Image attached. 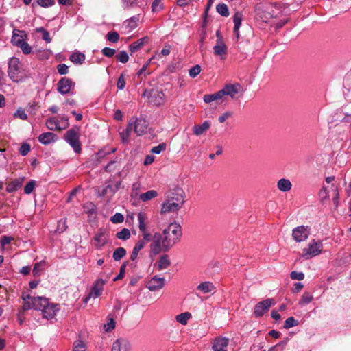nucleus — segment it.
Listing matches in <instances>:
<instances>
[{"instance_id":"nucleus-1","label":"nucleus","mask_w":351,"mask_h":351,"mask_svg":"<svg viewBox=\"0 0 351 351\" xmlns=\"http://www.w3.org/2000/svg\"><path fill=\"white\" fill-rule=\"evenodd\" d=\"M24 304L22 306L23 311L34 308L41 311L43 317L49 319H52L59 311L58 305L50 303L47 298L45 297H32L29 295H23Z\"/></svg>"},{"instance_id":"nucleus-2","label":"nucleus","mask_w":351,"mask_h":351,"mask_svg":"<svg viewBox=\"0 0 351 351\" xmlns=\"http://www.w3.org/2000/svg\"><path fill=\"white\" fill-rule=\"evenodd\" d=\"M163 237V245L165 250H169L178 243L182 235L181 226L176 223H171L165 228L161 234Z\"/></svg>"},{"instance_id":"nucleus-3","label":"nucleus","mask_w":351,"mask_h":351,"mask_svg":"<svg viewBox=\"0 0 351 351\" xmlns=\"http://www.w3.org/2000/svg\"><path fill=\"white\" fill-rule=\"evenodd\" d=\"M323 245L321 241L313 239L308 244L307 247L302 250V256L305 259H309L321 254Z\"/></svg>"},{"instance_id":"nucleus-4","label":"nucleus","mask_w":351,"mask_h":351,"mask_svg":"<svg viewBox=\"0 0 351 351\" xmlns=\"http://www.w3.org/2000/svg\"><path fill=\"white\" fill-rule=\"evenodd\" d=\"M79 137V129L77 128L69 130L64 135L65 140L76 153H80L82 150Z\"/></svg>"},{"instance_id":"nucleus-5","label":"nucleus","mask_w":351,"mask_h":351,"mask_svg":"<svg viewBox=\"0 0 351 351\" xmlns=\"http://www.w3.org/2000/svg\"><path fill=\"white\" fill-rule=\"evenodd\" d=\"M150 243V254L153 255L159 254L160 252H168L165 250L163 245V237L161 233L155 232L154 234H152V239Z\"/></svg>"},{"instance_id":"nucleus-6","label":"nucleus","mask_w":351,"mask_h":351,"mask_svg":"<svg viewBox=\"0 0 351 351\" xmlns=\"http://www.w3.org/2000/svg\"><path fill=\"white\" fill-rule=\"evenodd\" d=\"M221 99L223 97L228 96L231 99H237L238 95L243 93V89L239 83L228 84L224 86V87L219 90Z\"/></svg>"},{"instance_id":"nucleus-7","label":"nucleus","mask_w":351,"mask_h":351,"mask_svg":"<svg viewBox=\"0 0 351 351\" xmlns=\"http://www.w3.org/2000/svg\"><path fill=\"white\" fill-rule=\"evenodd\" d=\"M138 228L141 235L146 241H150L152 239V233L148 230L147 228V217L145 213L140 212L137 215Z\"/></svg>"},{"instance_id":"nucleus-8","label":"nucleus","mask_w":351,"mask_h":351,"mask_svg":"<svg viewBox=\"0 0 351 351\" xmlns=\"http://www.w3.org/2000/svg\"><path fill=\"white\" fill-rule=\"evenodd\" d=\"M20 72V61L18 58L12 57L8 61V74L13 82H19V74Z\"/></svg>"},{"instance_id":"nucleus-9","label":"nucleus","mask_w":351,"mask_h":351,"mask_svg":"<svg viewBox=\"0 0 351 351\" xmlns=\"http://www.w3.org/2000/svg\"><path fill=\"white\" fill-rule=\"evenodd\" d=\"M129 128L135 132L138 136L145 134L148 124L143 119H131L129 121Z\"/></svg>"},{"instance_id":"nucleus-10","label":"nucleus","mask_w":351,"mask_h":351,"mask_svg":"<svg viewBox=\"0 0 351 351\" xmlns=\"http://www.w3.org/2000/svg\"><path fill=\"white\" fill-rule=\"evenodd\" d=\"M274 304V300L271 298H267L265 300L258 302L254 309L255 317H258L263 316L267 312L269 308Z\"/></svg>"},{"instance_id":"nucleus-11","label":"nucleus","mask_w":351,"mask_h":351,"mask_svg":"<svg viewBox=\"0 0 351 351\" xmlns=\"http://www.w3.org/2000/svg\"><path fill=\"white\" fill-rule=\"evenodd\" d=\"M310 228L307 226H300L292 231V237L296 242L306 241L310 234Z\"/></svg>"},{"instance_id":"nucleus-12","label":"nucleus","mask_w":351,"mask_h":351,"mask_svg":"<svg viewBox=\"0 0 351 351\" xmlns=\"http://www.w3.org/2000/svg\"><path fill=\"white\" fill-rule=\"evenodd\" d=\"M166 199L182 206L184 203V191L179 188L170 191L166 193Z\"/></svg>"},{"instance_id":"nucleus-13","label":"nucleus","mask_w":351,"mask_h":351,"mask_svg":"<svg viewBox=\"0 0 351 351\" xmlns=\"http://www.w3.org/2000/svg\"><path fill=\"white\" fill-rule=\"evenodd\" d=\"M229 344V339L223 337H217L212 340V351H228L227 348Z\"/></svg>"},{"instance_id":"nucleus-14","label":"nucleus","mask_w":351,"mask_h":351,"mask_svg":"<svg viewBox=\"0 0 351 351\" xmlns=\"http://www.w3.org/2000/svg\"><path fill=\"white\" fill-rule=\"evenodd\" d=\"M75 85L71 79L68 77L61 78L57 84V90L62 95L69 93L71 89Z\"/></svg>"},{"instance_id":"nucleus-15","label":"nucleus","mask_w":351,"mask_h":351,"mask_svg":"<svg viewBox=\"0 0 351 351\" xmlns=\"http://www.w3.org/2000/svg\"><path fill=\"white\" fill-rule=\"evenodd\" d=\"M132 346L130 341L125 338H118L112 346L111 351H131Z\"/></svg>"},{"instance_id":"nucleus-16","label":"nucleus","mask_w":351,"mask_h":351,"mask_svg":"<svg viewBox=\"0 0 351 351\" xmlns=\"http://www.w3.org/2000/svg\"><path fill=\"white\" fill-rule=\"evenodd\" d=\"M165 280L164 278H160L154 276L146 284V287L151 291H156L162 289L165 286Z\"/></svg>"},{"instance_id":"nucleus-17","label":"nucleus","mask_w":351,"mask_h":351,"mask_svg":"<svg viewBox=\"0 0 351 351\" xmlns=\"http://www.w3.org/2000/svg\"><path fill=\"white\" fill-rule=\"evenodd\" d=\"M104 284H105V282L102 279L97 280L91 289L90 293L86 298V299L84 300V302L86 303L88 302V300L90 299V298H91V297L96 298L100 296L102 293Z\"/></svg>"},{"instance_id":"nucleus-18","label":"nucleus","mask_w":351,"mask_h":351,"mask_svg":"<svg viewBox=\"0 0 351 351\" xmlns=\"http://www.w3.org/2000/svg\"><path fill=\"white\" fill-rule=\"evenodd\" d=\"M182 206L178 205V203L171 202L167 199L162 204L161 206V214H166L170 213H174L178 211Z\"/></svg>"},{"instance_id":"nucleus-19","label":"nucleus","mask_w":351,"mask_h":351,"mask_svg":"<svg viewBox=\"0 0 351 351\" xmlns=\"http://www.w3.org/2000/svg\"><path fill=\"white\" fill-rule=\"evenodd\" d=\"M214 54L219 56L221 60H224L228 53V48L223 41H216V45L213 47Z\"/></svg>"},{"instance_id":"nucleus-20","label":"nucleus","mask_w":351,"mask_h":351,"mask_svg":"<svg viewBox=\"0 0 351 351\" xmlns=\"http://www.w3.org/2000/svg\"><path fill=\"white\" fill-rule=\"evenodd\" d=\"M165 95L162 91L154 90L150 92L149 101L156 106H160L163 103Z\"/></svg>"},{"instance_id":"nucleus-21","label":"nucleus","mask_w":351,"mask_h":351,"mask_svg":"<svg viewBox=\"0 0 351 351\" xmlns=\"http://www.w3.org/2000/svg\"><path fill=\"white\" fill-rule=\"evenodd\" d=\"M139 20V14L133 16L123 22V27H124L128 32H131L137 27Z\"/></svg>"},{"instance_id":"nucleus-22","label":"nucleus","mask_w":351,"mask_h":351,"mask_svg":"<svg viewBox=\"0 0 351 351\" xmlns=\"http://www.w3.org/2000/svg\"><path fill=\"white\" fill-rule=\"evenodd\" d=\"M108 234L104 229H99L96 233L94 239L96 241V245L98 247L104 246L108 241Z\"/></svg>"},{"instance_id":"nucleus-23","label":"nucleus","mask_w":351,"mask_h":351,"mask_svg":"<svg viewBox=\"0 0 351 351\" xmlns=\"http://www.w3.org/2000/svg\"><path fill=\"white\" fill-rule=\"evenodd\" d=\"M56 139V135L52 132H45L42 133L38 136V141L44 145H48L52 142H54Z\"/></svg>"},{"instance_id":"nucleus-24","label":"nucleus","mask_w":351,"mask_h":351,"mask_svg":"<svg viewBox=\"0 0 351 351\" xmlns=\"http://www.w3.org/2000/svg\"><path fill=\"white\" fill-rule=\"evenodd\" d=\"M148 37L145 36L130 45L129 49L131 53H134L135 51L141 49L143 46L148 42Z\"/></svg>"},{"instance_id":"nucleus-25","label":"nucleus","mask_w":351,"mask_h":351,"mask_svg":"<svg viewBox=\"0 0 351 351\" xmlns=\"http://www.w3.org/2000/svg\"><path fill=\"white\" fill-rule=\"evenodd\" d=\"M18 32L21 33V34L17 33L16 30L13 31L11 43L19 47L25 41L24 36H26V34L23 32L18 31Z\"/></svg>"},{"instance_id":"nucleus-26","label":"nucleus","mask_w":351,"mask_h":351,"mask_svg":"<svg viewBox=\"0 0 351 351\" xmlns=\"http://www.w3.org/2000/svg\"><path fill=\"white\" fill-rule=\"evenodd\" d=\"M210 123L208 121H205L201 125H195L193 127V133L196 136H199L202 134L204 132H205L207 130L210 128Z\"/></svg>"},{"instance_id":"nucleus-27","label":"nucleus","mask_w":351,"mask_h":351,"mask_svg":"<svg viewBox=\"0 0 351 351\" xmlns=\"http://www.w3.org/2000/svg\"><path fill=\"white\" fill-rule=\"evenodd\" d=\"M292 186L291 182L288 179L282 178L277 183L278 189L282 192H287L291 190Z\"/></svg>"},{"instance_id":"nucleus-28","label":"nucleus","mask_w":351,"mask_h":351,"mask_svg":"<svg viewBox=\"0 0 351 351\" xmlns=\"http://www.w3.org/2000/svg\"><path fill=\"white\" fill-rule=\"evenodd\" d=\"M197 289L203 293H210L215 289V286L212 282L206 281L200 283L197 286Z\"/></svg>"},{"instance_id":"nucleus-29","label":"nucleus","mask_w":351,"mask_h":351,"mask_svg":"<svg viewBox=\"0 0 351 351\" xmlns=\"http://www.w3.org/2000/svg\"><path fill=\"white\" fill-rule=\"evenodd\" d=\"M69 59L74 64H82L85 61V55L80 52H74L71 55Z\"/></svg>"},{"instance_id":"nucleus-30","label":"nucleus","mask_w":351,"mask_h":351,"mask_svg":"<svg viewBox=\"0 0 351 351\" xmlns=\"http://www.w3.org/2000/svg\"><path fill=\"white\" fill-rule=\"evenodd\" d=\"M22 185V180H14L7 184L6 191L8 193H12L19 189Z\"/></svg>"},{"instance_id":"nucleus-31","label":"nucleus","mask_w":351,"mask_h":351,"mask_svg":"<svg viewBox=\"0 0 351 351\" xmlns=\"http://www.w3.org/2000/svg\"><path fill=\"white\" fill-rule=\"evenodd\" d=\"M171 264L169 257L167 254L162 255L158 261V268L159 270H162L167 268Z\"/></svg>"},{"instance_id":"nucleus-32","label":"nucleus","mask_w":351,"mask_h":351,"mask_svg":"<svg viewBox=\"0 0 351 351\" xmlns=\"http://www.w3.org/2000/svg\"><path fill=\"white\" fill-rule=\"evenodd\" d=\"M116 190L114 189L112 184L107 185L101 191V196L106 197L110 199L116 193Z\"/></svg>"},{"instance_id":"nucleus-33","label":"nucleus","mask_w":351,"mask_h":351,"mask_svg":"<svg viewBox=\"0 0 351 351\" xmlns=\"http://www.w3.org/2000/svg\"><path fill=\"white\" fill-rule=\"evenodd\" d=\"M191 317V314L189 312H185L178 315L176 317V320L182 325H186Z\"/></svg>"},{"instance_id":"nucleus-34","label":"nucleus","mask_w":351,"mask_h":351,"mask_svg":"<svg viewBox=\"0 0 351 351\" xmlns=\"http://www.w3.org/2000/svg\"><path fill=\"white\" fill-rule=\"evenodd\" d=\"M158 193L154 190L148 191L146 193H142L139 195V199L143 202L149 201L157 197Z\"/></svg>"},{"instance_id":"nucleus-35","label":"nucleus","mask_w":351,"mask_h":351,"mask_svg":"<svg viewBox=\"0 0 351 351\" xmlns=\"http://www.w3.org/2000/svg\"><path fill=\"white\" fill-rule=\"evenodd\" d=\"M46 126L50 130H60L63 129L59 126L58 122L53 118H49L47 120Z\"/></svg>"},{"instance_id":"nucleus-36","label":"nucleus","mask_w":351,"mask_h":351,"mask_svg":"<svg viewBox=\"0 0 351 351\" xmlns=\"http://www.w3.org/2000/svg\"><path fill=\"white\" fill-rule=\"evenodd\" d=\"M126 255V250L123 247H118L113 252L112 257L114 261H118Z\"/></svg>"},{"instance_id":"nucleus-37","label":"nucleus","mask_w":351,"mask_h":351,"mask_svg":"<svg viewBox=\"0 0 351 351\" xmlns=\"http://www.w3.org/2000/svg\"><path fill=\"white\" fill-rule=\"evenodd\" d=\"M243 20V15L241 12H237L233 17V22L234 24V32H237V30L239 29L241 22Z\"/></svg>"},{"instance_id":"nucleus-38","label":"nucleus","mask_w":351,"mask_h":351,"mask_svg":"<svg viewBox=\"0 0 351 351\" xmlns=\"http://www.w3.org/2000/svg\"><path fill=\"white\" fill-rule=\"evenodd\" d=\"M313 300V296L308 292H304L299 302L300 305L308 304Z\"/></svg>"},{"instance_id":"nucleus-39","label":"nucleus","mask_w":351,"mask_h":351,"mask_svg":"<svg viewBox=\"0 0 351 351\" xmlns=\"http://www.w3.org/2000/svg\"><path fill=\"white\" fill-rule=\"evenodd\" d=\"M220 99H221V97L219 90L214 94L205 95L204 97V101L205 103H210L211 101Z\"/></svg>"},{"instance_id":"nucleus-40","label":"nucleus","mask_w":351,"mask_h":351,"mask_svg":"<svg viewBox=\"0 0 351 351\" xmlns=\"http://www.w3.org/2000/svg\"><path fill=\"white\" fill-rule=\"evenodd\" d=\"M216 10L217 12L222 16L227 17L229 16V10L228 6L224 3H221L217 5Z\"/></svg>"},{"instance_id":"nucleus-41","label":"nucleus","mask_w":351,"mask_h":351,"mask_svg":"<svg viewBox=\"0 0 351 351\" xmlns=\"http://www.w3.org/2000/svg\"><path fill=\"white\" fill-rule=\"evenodd\" d=\"M117 237L119 239L125 241L130 239V232L128 228H123L116 234Z\"/></svg>"},{"instance_id":"nucleus-42","label":"nucleus","mask_w":351,"mask_h":351,"mask_svg":"<svg viewBox=\"0 0 351 351\" xmlns=\"http://www.w3.org/2000/svg\"><path fill=\"white\" fill-rule=\"evenodd\" d=\"M132 130L129 128V123L127 125V128L125 130H123V131L119 132L121 140L123 143H128L129 140L130 133Z\"/></svg>"},{"instance_id":"nucleus-43","label":"nucleus","mask_w":351,"mask_h":351,"mask_svg":"<svg viewBox=\"0 0 351 351\" xmlns=\"http://www.w3.org/2000/svg\"><path fill=\"white\" fill-rule=\"evenodd\" d=\"M86 344L81 340H77L73 343V351H85Z\"/></svg>"},{"instance_id":"nucleus-44","label":"nucleus","mask_w":351,"mask_h":351,"mask_svg":"<svg viewBox=\"0 0 351 351\" xmlns=\"http://www.w3.org/2000/svg\"><path fill=\"white\" fill-rule=\"evenodd\" d=\"M298 325V321L296 320L293 317H290L285 320L284 327L287 329H289Z\"/></svg>"},{"instance_id":"nucleus-45","label":"nucleus","mask_w":351,"mask_h":351,"mask_svg":"<svg viewBox=\"0 0 351 351\" xmlns=\"http://www.w3.org/2000/svg\"><path fill=\"white\" fill-rule=\"evenodd\" d=\"M67 225H66V219H62L60 221H58L57 224V228L56 232H58L60 233L64 232L67 229Z\"/></svg>"},{"instance_id":"nucleus-46","label":"nucleus","mask_w":351,"mask_h":351,"mask_svg":"<svg viewBox=\"0 0 351 351\" xmlns=\"http://www.w3.org/2000/svg\"><path fill=\"white\" fill-rule=\"evenodd\" d=\"M106 38L110 42L116 43L119 39V35L116 32H109L106 35Z\"/></svg>"},{"instance_id":"nucleus-47","label":"nucleus","mask_w":351,"mask_h":351,"mask_svg":"<svg viewBox=\"0 0 351 351\" xmlns=\"http://www.w3.org/2000/svg\"><path fill=\"white\" fill-rule=\"evenodd\" d=\"M166 147H167V144L165 143H162L159 144L158 145L152 147L151 152L154 154H159L162 151L165 150Z\"/></svg>"},{"instance_id":"nucleus-48","label":"nucleus","mask_w":351,"mask_h":351,"mask_svg":"<svg viewBox=\"0 0 351 351\" xmlns=\"http://www.w3.org/2000/svg\"><path fill=\"white\" fill-rule=\"evenodd\" d=\"M117 59L118 61L121 62V63H126L129 60V57H128V55L126 53V51H121L117 56Z\"/></svg>"},{"instance_id":"nucleus-49","label":"nucleus","mask_w":351,"mask_h":351,"mask_svg":"<svg viewBox=\"0 0 351 351\" xmlns=\"http://www.w3.org/2000/svg\"><path fill=\"white\" fill-rule=\"evenodd\" d=\"M163 9L161 0H154L152 5V11L157 12Z\"/></svg>"},{"instance_id":"nucleus-50","label":"nucleus","mask_w":351,"mask_h":351,"mask_svg":"<svg viewBox=\"0 0 351 351\" xmlns=\"http://www.w3.org/2000/svg\"><path fill=\"white\" fill-rule=\"evenodd\" d=\"M124 217L121 213H117L115 215L111 217L110 221L114 223H119L123 222Z\"/></svg>"},{"instance_id":"nucleus-51","label":"nucleus","mask_w":351,"mask_h":351,"mask_svg":"<svg viewBox=\"0 0 351 351\" xmlns=\"http://www.w3.org/2000/svg\"><path fill=\"white\" fill-rule=\"evenodd\" d=\"M35 184L36 182L34 180L29 181L24 188V193L28 195L30 194L33 191Z\"/></svg>"},{"instance_id":"nucleus-52","label":"nucleus","mask_w":351,"mask_h":351,"mask_svg":"<svg viewBox=\"0 0 351 351\" xmlns=\"http://www.w3.org/2000/svg\"><path fill=\"white\" fill-rule=\"evenodd\" d=\"M24 54H29L32 52V47L24 41L19 47Z\"/></svg>"},{"instance_id":"nucleus-53","label":"nucleus","mask_w":351,"mask_h":351,"mask_svg":"<svg viewBox=\"0 0 351 351\" xmlns=\"http://www.w3.org/2000/svg\"><path fill=\"white\" fill-rule=\"evenodd\" d=\"M38 32L43 33V39L46 41V43H49L51 41V38L50 37L49 33L43 27H40L38 29Z\"/></svg>"},{"instance_id":"nucleus-54","label":"nucleus","mask_w":351,"mask_h":351,"mask_svg":"<svg viewBox=\"0 0 351 351\" xmlns=\"http://www.w3.org/2000/svg\"><path fill=\"white\" fill-rule=\"evenodd\" d=\"M38 4L43 8L52 6L55 4V0H37Z\"/></svg>"},{"instance_id":"nucleus-55","label":"nucleus","mask_w":351,"mask_h":351,"mask_svg":"<svg viewBox=\"0 0 351 351\" xmlns=\"http://www.w3.org/2000/svg\"><path fill=\"white\" fill-rule=\"evenodd\" d=\"M101 53L104 56H105L108 58H110V57H112L115 54L116 50L114 49L109 48V47H104L101 50Z\"/></svg>"},{"instance_id":"nucleus-56","label":"nucleus","mask_w":351,"mask_h":351,"mask_svg":"<svg viewBox=\"0 0 351 351\" xmlns=\"http://www.w3.org/2000/svg\"><path fill=\"white\" fill-rule=\"evenodd\" d=\"M201 71V67L199 65H195L193 66L189 70V75L194 78Z\"/></svg>"},{"instance_id":"nucleus-57","label":"nucleus","mask_w":351,"mask_h":351,"mask_svg":"<svg viewBox=\"0 0 351 351\" xmlns=\"http://www.w3.org/2000/svg\"><path fill=\"white\" fill-rule=\"evenodd\" d=\"M14 117H19L22 120H26L27 119V115L25 113V110L22 108H19L14 114Z\"/></svg>"},{"instance_id":"nucleus-58","label":"nucleus","mask_w":351,"mask_h":351,"mask_svg":"<svg viewBox=\"0 0 351 351\" xmlns=\"http://www.w3.org/2000/svg\"><path fill=\"white\" fill-rule=\"evenodd\" d=\"M290 277L293 280H302L304 278V274L302 272L293 271L290 274Z\"/></svg>"},{"instance_id":"nucleus-59","label":"nucleus","mask_w":351,"mask_h":351,"mask_svg":"<svg viewBox=\"0 0 351 351\" xmlns=\"http://www.w3.org/2000/svg\"><path fill=\"white\" fill-rule=\"evenodd\" d=\"M115 151H116L115 148L104 149H101V150L99 151L98 156H99V158H103V157L106 156L108 154H110L111 153H114Z\"/></svg>"},{"instance_id":"nucleus-60","label":"nucleus","mask_w":351,"mask_h":351,"mask_svg":"<svg viewBox=\"0 0 351 351\" xmlns=\"http://www.w3.org/2000/svg\"><path fill=\"white\" fill-rule=\"evenodd\" d=\"M319 195L322 201L328 199L329 197L328 189L326 186H322L319 193Z\"/></svg>"},{"instance_id":"nucleus-61","label":"nucleus","mask_w":351,"mask_h":351,"mask_svg":"<svg viewBox=\"0 0 351 351\" xmlns=\"http://www.w3.org/2000/svg\"><path fill=\"white\" fill-rule=\"evenodd\" d=\"M141 188V184L138 182H136L132 184L131 196L133 197H136L138 195V191Z\"/></svg>"},{"instance_id":"nucleus-62","label":"nucleus","mask_w":351,"mask_h":351,"mask_svg":"<svg viewBox=\"0 0 351 351\" xmlns=\"http://www.w3.org/2000/svg\"><path fill=\"white\" fill-rule=\"evenodd\" d=\"M57 70L60 75H65L69 72V67L65 64H60L57 66Z\"/></svg>"},{"instance_id":"nucleus-63","label":"nucleus","mask_w":351,"mask_h":351,"mask_svg":"<svg viewBox=\"0 0 351 351\" xmlns=\"http://www.w3.org/2000/svg\"><path fill=\"white\" fill-rule=\"evenodd\" d=\"M20 154L26 156L30 152V145L28 143H23L20 147Z\"/></svg>"},{"instance_id":"nucleus-64","label":"nucleus","mask_w":351,"mask_h":351,"mask_svg":"<svg viewBox=\"0 0 351 351\" xmlns=\"http://www.w3.org/2000/svg\"><path fill=\"white\" fill-rule=\"evenodd\" d=\"M104 328L106 332L113 330L115 328V322L113 319H110V321L104 326Z\"/></svg>"}]
</instances>
